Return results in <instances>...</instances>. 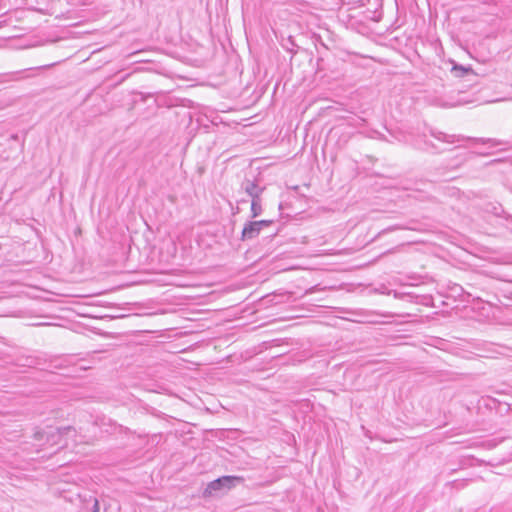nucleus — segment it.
<instances>
[{
  "instance_id": "nucleus-11",
  "label": "nucleus",
  "mask_w": 512,
  "mask_h": 512,
  "mask_svg": "<svg viewBox=\"0 0 512 512\" xmlns=\"http://www.w3.org/2000/svg\"><path fill=\"white\" fill-rule=\"evenodd\" d=\"M255 223L257 224L259 229L262 230L263 228L272 225L274 223V220H258L255 221Z\"/></svg>"
},
{
  "instance_id": "nucleus-1",
  "label": "nucleus",
  "mask_w": 512,
  "mask_h": 512,
  "mask_svg": "<svg viewBox=\"0 0 512 512\" xmlns=\"http://www.w3.org/2000/svg\"><path fill=\"white\" fill-rule=\"evenodd\" d=\"M244 478L241 476L225 475L209 482L203 492L205 497L221 496L226 494L232 488L242 483Z\"/></svg>"
},
{
  "instance_id": "nucleus-10",
  "label": "nucleus",
  "mask_w": 512,
  "mask_h": 512,
  "mask_svg": "<svg viewBox=\"0 0 512 512\" xmlns=\"http://www.w3.org/2000/svg\"><path fill=\"white\" fill-rule=\"evenodd\" d=\"M16 74H18V72L0 74V84L4 83V82H7V81L15 80L16 79L15 78Z\"/></svg>"
},
{
  "instance_id": "nucleus-7",
  "label": "nucleus",
  "mask_w": 512,
  "mask_h": 512,
  "mask_svg": "<svg viewBox=\"0 0 512 512\" xmlns=\"http://www.w3.org/2000/svg\"><path fill=\"white\" fill-rule=\"evenodd\" d=\"M46 442L51 445H58L61 444L62 438L59 434H55V429H51L46 434Z\"/></svg>"
},
{
  "instance_id": "nucleus-9",
  "label": "nucleus",
  "mask_w": 512,
  "mask_h": 512,
  "mask_svg": "<svg viewBox=\"0 0 512 512\" xmlns=\"http://www.w3.org/2000/svg\"><path fill=\"white\" fill-rule=\"evenodd\" d=\"M47 432L48 431L36 428V430L34 431V434H33V439L35 441H42V440L46 441V434H47Z\"/></svg>"
},
{
  "instance_id": "nucleus-2",
  "label": "nucleus",
  "mask_w": 512,
  "mask_h": 512,
  "mask_svg": "<svg viewBox=\"0 0 512 512\" xmlns=\"http://www.w3.org/2000/svg\"><path fill=\"white\" fill-rule=\"evenodd\" d=\"M432 136L439 141L446 142L449 144L461 142L464 140H470V141H473L474 143H482V144L489 143V144H491L492 147L499 145V142L492 138H466L462 135L446 134L441 131H436V132L433 131Z\"/></svg>"
},
{
  "instance_id": "nucleus-6",
  "label": "nucleus",
  "mask_w": 512,
  "mask_h": 512,
  "mask_svg": "<svg viewBox=\"0 0 512 512\" xmlns=\"http://www.w3.org/2000/svg\"><path fill=\"white\" fill-rule=\"evenodd\" d=\"M262 199H251V218H257L262 214Z\"/></svg>"
},
{
  "instance_id": "nucleus-3",
  "label": "nucleus",
  "mask_w": 512,
  "mask_h": 512,
  "mask_svg": "<svg viewBox=\"0 0 512 512\" xmlns=\"http://www.w3.org/2000/svg\"><path fill=\"white\" fill-rule=\"evenodd\" d=\"M451 73L457 78L466 79L471 85L476 83L478 77V74L471 67H465L456 63L453 64Z\"/></svg>"
},
{
  "instance_id": "nucleus-12",
  "label": "nucleus",
  "mask_w": 512,
  "mask_h": 512,
  "mask_svg": "<svg viewBox=\"0 0 512 512\" xmlns=\"http://www.w3.org/2000/svg\"><path fill=\"white\" fill-rule=\"evenodd\" d=\"M99 502L96 498H94V504H93V508H92V512H99Z\"/></svg>"
},
{
  "instance_id": "nucleus-4",
  "label": "nucleus",
  "mask_w": 512,
  "mask_h": 512,
  "mask_svg": "<svg viewBox=\"0 0 512 512\" xmlns=\"http://www.w3.org/2000/svg\"><path fill=\"white\" fill-rule=\"evenodd\" d=\"M261 230L255 223V221H248L244 224L241 233V240L248 241L256 238L260 234Z\"/></svg>"
},
{
  "instance_id": "nucleus-8",
  "label": "nucleus",
  "mask_w": 512,
  "mask_h": 512,
  "mask_svg": "<svg viewBox=\"0 0 512 512\" xmlns=\"http://www.w3.org/2000/svg\"><path fill=\"white\" fill-rule=\"evenodd\" d=\"M55 434H59L61 438L69 434H73V437H75L76 429L73 426L58 427L55 428Z\"/></svg>"
},
{
  "instance_id": "nucleus-5",
  "label": "nucleus",
  "mask_w": 512,
  "mask_h": 512,
  "mask_svg": "<svg viewBox=\"0 0 512 512\" xmlns=\"http://www.w3.org/2000/svg\"><path fill=\"white\" fill-rule=\"evenodd\" d=\"M244 191L251 197V199L260 198L265 187H260L255 181L246 179L242 183Z\"/></svg>"
},
{
  "instance_id": "nucleus-13",
  "label": "nucleus",
  "mask_w": 512,
  "mask_h": 512,
  "mask_svg": "<svg viewBox=\"0 0 512 512\" xmlns=\"http://www.w3.org/2000/svg\"><path fill=\"white\" fill-rule=\"evenodd\" d=\"M395 229H397V227H396V226L388 227V228H386V229L382 230V231L379 233V235H380V234H383V233H386V232H389V231H393V230H395Z\"/></svg>"
}]
</instances>
